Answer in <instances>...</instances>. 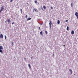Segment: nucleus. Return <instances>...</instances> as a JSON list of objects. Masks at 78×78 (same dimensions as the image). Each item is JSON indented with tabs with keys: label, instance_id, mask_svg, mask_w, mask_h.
I'll use <instances>...</instances> for the list:
<instances>
[{
	"label": "nucleus",
	"instance_id": "38",
	"mask_svg": "<svg viewBox=\"0 0 78 78\" xmlns=\"http://www.w3.org/2000/svg\"><path fill=\"white\" fill-rule=\"evenodd\" d=\"M35 0L36 1V0Z\"/></svg>",
	"mask_w": 78,
	"mask_h": 78
},
{
	"label": "nucleus",
	"instance_id": "29",
	"mask_svg": "<svg viewBox=\"0 0 78 78\" xmlns=\"http://www.w3.org/2000/svg\"><path fill=\"white\" fill-rule=\"evenodd\" d=\"M13 0H10V2H12Z\"/></svg>",
	"mask_w": 78,
	"mask_h": 78
},
{
	"label": "nucleus",
	"instance_id": "14",
	"mask_svg": "<svg viewBox=\"0 0 78 78\" xmlns=\"http://www.w3.org/2000/svg\"><path fill=\"white\" fill-rule=\"evenodd\" d=\"M43 32L42 31H41L40 32V34L41 35H43V34L42 33Z\"/></svg>",
	"mask_w": 78,
	"mask_h": 78
},
{
	"label": "nucleus",
	"instance_id": "3",
	"mask_svg": "<svg viewBox=\"0 0 78 78\" xmlns=\"http://www.w3.org/2000/svg\"><path fill=\"white\" fill-rule=\"evenodd\" d=\"M3 34H1L0 35V38H3Z\"/></svg>",
	"mask_w": 78,
	"mask_h": 78
},
{
	"label": "nucleus",
	"instance_id": "10",
	"mask_svg": "<svg viewBox=\"0 0 78 78\" xmlns=\"http://www.w3.org/2000/svg\"><path fill=\"white\" fill-rule=\"evenodd\" d=\"M34 11H35V12H38V10L37 9H35Z\"/></svg>",
	"mask_w": 78,
	"mask_h": 78
},
{
	"label": "nucleus",
	"instance_id": "16",
	"mask_svg": "<svg viewBox=\"0 0 78 78\" xmlns=\"http://www.w3.org/2000/svg\"><path fill=\"white\" fill-rule=\"evenodd\" d=\"M43 8L44 9H46V7L45 6H43Z\"/></svg>",
	"mask_w": 78,
	"mask_h": 78
},
{
	"label": "nucleus",
	"instance_id": "28",
	"mask_svg": "<svg viewBox=\"0 0 78 78\" xmlns=\"http://www.w3.org/2000/svg\"><path fill=\"white\" fill-rule=\"evenodd\" d=\"M13 44V42H12V46Z\"/></svg>",
	"mask_w": 78,
	"mask_h": 78
},
{
	"label": "nucleus",
	"instance_id": "20",
	"mask_svg": "<svg viewBox=\"0 0 78 78\" xmlns=\"http://www.w3.org/2000/svg\"><path fill=\"white\" fill-rule=\"evenodd\" d=\"M24 59L25 60V61L27 62V59H26V58H25V57H24Z\"/></svg>",
	"mask_w": 78,
	"mask_h": 78
},
{
	"label": "nucleus",
	"instance_id": "1",
	"mask_svg": "<svg viewBox=\"0 0 78 78\" xmlns=\"http://www.w3.org/2000/svg\"><path fill=\"white\" fill-rule=\"evenodd\" d=\"M4 7L2 6L1 7V9L0 10V12H1L3 11V10H4Z\"/></svg>",
	"mask_w": 78,
	"mask_h": 78
},
{
	"label": "nucleus",
	"instance_id": "21",
	"mask_svg": "<svg viewBox=\"0 0 78 78\" xmlns=\"http://www.w3.org/2000/svg\"><path fill=\"white\" fill-rule=\"evenodd\" d=\"M34 3H36H36H37V1H34Z\"/></svg>",
	"mask_w": 78,
	"mask_h": 78
},
{
	"label": "nucleus",
	"instance_id": "36",
	"mask_svg": "<svg viewBox=\"0 0 78 78\" xmlns=\"http://www.w3.org/2000/svg\"><path fill=\"white\" fill-rule=\"evenodd\" d=\"M14 58H15V57L14 56Z\"/></svg>",
	"mask_w": 78,
	"mask_h": 78
},
{
	"label": "nucleus",
	"instance_id": "33",
	"mask_svg": "<svg viewBox=\"0 0 78 78\" xmlns=\"http://www.w3.org/2000/svg\"><path fill=\"white\" fill-rule=\"evenodd\" d=\"M65 22H68V20H66L65 21Z\"/></svg>",
	"mask_w": 78,
	"mask_h": 78
},
{
	"label": "nucleus",
	"instance_id": "9",
	"mask_svg": "<svg viewBox=\"0 0 78 78\" xmlns=\"http://www.w3.org/2000/svg\"><path fill=\"white\" fill-rule=\"evenodd\" d=\"M28 66L29 69H31V65H30V64H29Z\"/></svg>",
	"mask_w": 78,
	"mask_h": 78
},
{
	"label": "nucleus",
	"instance_id": "13",
	"mask_svg": "<svg viewBox=\"0 0 78 78\" xmlns=\"http://www.w3.org/2000/svg\"><path fill=\"white\" fill-rule=\"evenodd\" d=\"M57 23L58 24H59L60 23V21L59 20H58L57 21Z\"/></svg>",
	"mask_w": 78,
	"mask_h": 78
},
{
	"label": "nucleus",
	"instance_id": "25",
	"mask_svg": "<svg viewBox=\"0 0 78 78\" xmlns=\"http://www.w3.org/2000/svg\"><path fill=\"white\" fill-rule=\"evenodd\" d=\"M5 39H6V35L5 36Z\"/></svg>",
	"mask_w": 78,
	"mask_h": 78
},
{
	"label": "nucleus",
	"instance_id": "23",
	"mask_svg": "<svg viewBox=\"0 0 78 78\" xmlns=\"http://www.w3.org/2000/svg\"><path fill=\"white\" fill-rule=\"evenodd\" d=\"M53 57L54 58L55 57V54H54V53H53Z\"/></svg>",
	"mask_w": 78,
	"mask_h": 78
},
{
	"label": "nucleus",
	"instance_id": "2",
	"mask_svg": "<svg viewBox=\"0 0 78 78\" xmlns=\"http://www.w3.org/2000/svg\"><path fill=\"white\" fill-rule=\"evenodd\" d=\"M75 15L76 16L77 19H78V13L77 12H76L75 13Z\"/></svg>",
	"mask_w": 78,
	"mask_h": 78
},
{
	"label": "nucleus",
	"instance_id": "6",
	"mask_svg": "<svg viewBox=\"0 0 78 78\" xmlns=\"http://www.w3.org/2000/svg\"><path fill=\"white\" fill-rule=\"evenodd\" d=\"M49 25H52V23H51V21H50L49 23Z\"/></svg>",
	"mask_w": 78,
	"mask_h": 78
},
{
	"label": "nucleus",
	"instance_id": "5",
	"mask_svg": "<svg viewBox=\"0 0 78 78\" xmlns=\"http://www.w3.org/2000/svg\"><path fill=\"white\" fill-rule=\"evenodd\" d=\"M69 70L71 72V74H72V73L73 72V71H72V70L71 69H69Z\"/></svg>",
	"mask_w": 78,
	"mask_h": 78
},
{
	"label": "nucleus",
	"instance_id": "15",
	"mask_svg": "<svg viewBox=\"0 0 78 78\" xmlns=\"http://www.w3.org/2000/svg\"><path fill=\"white\" fill-rule=\"evenodd\" d=\"M0 53H3V51H2V50L0 49Z\"/></svg>",
	"mask_w": 78,
	"mask_h": 78
},
{
	"label": "nucleus",
	"instance_id": "26",
	"mask_svg": "<svg viewBox=\"0 0 78 78\" xmlns=\"http://www.w3.org/2000/svg\"><path fill=\"white\" fill-rule=\"evenodd\" d=\"M33 56H32L31 57V59H33Z\"/></svg>",
	"mask_w": 78,
	"mask_h": 78
},
{
	"label": "nucleus",
	"instance_id": "12",
	"mask_svg": "<svg viewBox=\"0 0 78 78\" xmlns=\"http://www.w3.org/2000/svg\"><path fill=\"white\" fill-rule=\"evenodd\" d=\"M69 26H68L66 28V30L67 31H69Z\"/></svg>",
	"mask_w": 78,
	"mask_h": 78
},
{
	"label": "nucleus",
	"instance_id": "37",
	"mask_svg": "<svg viewBox=\"0 0 78 78\" xmlns=\"http://www.w3.org/2000/svg\"><path fill=\"white\" fill-rule=\"evenodd\" d=\"M41 25H42V24H41Z\"/></svg>",
	"mask_w": 78,
	"mask_h": 78
},
{
	"label": "nucleus",
	"instance_id": "8",
	"mask_svg": "<svg viewBox=\"0 0 78 78\" xmlns=\"http://www.w3.org/2000/svg\"><path fill=\"white\" fill-rule=\"evenodd\" d=\"M31 18H30V17H29L28 18V19H27V21L28 20H31Z\"/></svg>",
	"mask_w": 78,
	"mask_h": 78
},
{
	"label": "nucleus",
	"instance_id": "24",
	"mask_svg": "<svg viewBox=\"0 0 78 78\" xmlns=\"http://www.w3.org/2000/svg\"><path fill=\"white\" fill-rule=\"evenodd\" d=\"M35 9H34L33 10V12H34V11H35V10H34Z\"/></svg>",
	"mask_w": 78,
	"mask_h": 78
},
{
	"label": "nucleus",
	"instance_id": "4",
	"mask_svg": "<svg viewBox=\"0 0 78 78\" xmlns=\"http://www.w3.org/2000/svg\"><path fill=\"white\" fill-rule=\"evenodd\" d=\"M7 22H8V23H10L11 22V20H10V19H7Z\"/></svg>",
	"mask_w": 78,
	"mask_h": 78
},
{
	"label": "nucleus",
	"instance_id": "32",
	"mask_svg": "<svg viewBox=\"0 0 78 78\" xmlns=\"http://www.w3.org/2000/svg\"><path fill=\"white\" fill-rule=\"evenodd\" d=\"M14 23L13 22V23H12V24H14Z\"/></svg>",
	"mask_w": 78,
	"mask_h": 78
},
{
	"label": "nucleus",
	"instance_id": "22",
	"mask_svg": "<svg viewBox=\"0 0 78 78\" xmlns=\"http://www.w3.org/2000/svg\"><path fill=\"white\" fill-rule=\"evenodd\" d=\"M27 17H28V15H27L26 16V18H27Z\"/></svg>",
	"mask_w": 78,
	"mask_h": 78
},
{
	"label": "nucleus",
	"instance_id": "31",
	"mask_svg": "<svg viewBox=\"0 0 78 78\" xmlns=\"http://www.w3.org/2000/svg\"><path fill=\"white\" fill-rule=\"evenodd\" d=\"M51 9H53V7H51Z\"/></svg>",
	"mask_w": 78,
	"mask_h": 78
},
{
	"label": "nucleus",
	"instance_id": "35",
	"mask_svg": "<svg viewBox=\"0 0 78 78\" xmlns=\"http://www.w3.org/2000/svg\"><path fill=\"white\" fill-rule=\"evenodd\" d=\"M5 22L6 24H7V22H6V21H5Z\"/></svg>",
	"mask_w": 78,
	"mask_h": 78
},
{
	"label": "nucleus",
	"instance_id": "18",
	"mask_svg": "<svg viewBox=\"0 0 78 78\" xmlns=\"http://www.w3.org/2000/svg\"><path fill=\"white\" fill-rule=\"evenodd\" d=\"M45 33L46 34H48V32H47V31H45Z\"/></svg>",
	"mask_w": 78,
	"mask_h": 78
},
{
	"label": "nucleus",
	"instance_id": "30",
	"mask_svg": "<svg viewBox=\"0 0 78 78\" xmlns=\"http://www.w3.org/2000/svg\"><path fill=\"white\" fill-rule=\"evenodd\" d=\"M41 9L42 10H44V9H43V8H42V7L41 8Z\"/></svg>",
	"mask_w": 78,
	"mask_h": 78
},
{
	"label": "nucleus",
	"instance_id": "17",
	"mask_svg": "<svg viewBox=\"0 0 78 78\" xmlns=\"http://www.w3.org/2000/svg\"><path fill=\"white\" fill-rule=\"evenodd\" d=\"M50 29H51V25H49Z\"/></svg>",
	"mask_w": 78,
	"mask_h": 78
},
{
	"label": "nucleus",
	"instance_id": "11",
	"mask_svg": "<svg viewBox=\"0 0 78 78\" xmlns=\"http://www.w3.org/2000/svg\"><path fill=\"white\" fill-rule=\"evenodd\" d=\"M74 34V31L72 30L71 31V34Z\"/></svg>",
	"mask_w": 78,
	"mask_h": 78
},
{
	"label": "nucleus",
	"instance_id": "27",
	"mask_svg": "<svg viewBox=\"0 0 78 78\" xmlns=\"http://www.w3.org/2000/svg\"><path fill=\"white\" fill-rule=\"evenodd\" d=\"M71 5L72 7H73V5H72V3L71 4Z\"/></svg>",
	"mask_w": 78,
	"mask_h": 78
},
{
	"label": "nucleus",
	"instance_id": "19",
	"mask_svg": "<svg viewBox=\"0 0 78 78\" xmlns=\"http://www.w3.org/2000/svg\"><path fill=\"white\" fill-rule=\"evenodd\" d=\"M20 11L21 12V13H22V9H20Z\"/></svg>",
	"mask_w": 78,
	"mask_h": 78
},
{
	"label": "nucleus",
	"instance_id": "7",
	"mask_svg": "<svg viewBox=\"0 0 78 78\" xmlns=\"http://www.w3.org/2000/svg\"><path fill=\"white\" fill-rule=\"evenodd\" d=\"M3 47L2 46H0V50H3Z\"/></svg>",
	"mask_w": 78,
	"mask_h": 78
},
{
	"label": "nucleus",
	"instance_id": "34",
	"mask_svg": "<svg viewBox=\"0 0 78 78\" xmlns=\"http://www.w3.org/2000/svg\"><path fill=\"white\" fill-rule=\"evenodd\" d=\"M40 30V27H39V30Z\"/></svg>",
	"mask_w": 78,
	"mask_h": 78
}]
</instances>
